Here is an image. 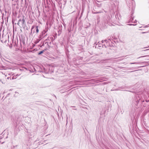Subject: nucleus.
I'll use <instances>...</instances> for the list:
<instances>
[{"instance_id":"1","label":"nucleus","mask_w":149,"mask_h":149,"mask_svg":"<svg viewBox=\"0 0 149 149\" xmlns=\"http://www.w3.org/2000/svg\"><path fill=\"white\" fill-rule=\"evenodd\" d=\"M22 20V24H24L25 23V20L24 19V16H23V18Z\"/></svg>"},{"instance_id":"2","label":"nucleus","mask_w":149,"mask_h":149,"mask_svg":"<svg viewBox=\"0 0 149 149\" xmlns=\"http://www.w3.org/2000/svg\"><path fill=\"white\" fill-rule=\"evenodd\" d=\"M36 32L37 33H38L39 32V30L38 29V26H36Z\"/></svg>"},{"instance_id":"3","label":"nucleus","mask_w":149,"mask_h":149,"mask_svg":"<svg viewBox=\"0 0 149 149\" xmlns=\"http://www.w3.org/2000/svg\"><path fill=\"white\" fill-rule=\"evenodd\" d=\"M21 21V19H19V20L18 23H17V24H18V25H19V24H20V22Z\"/></svg>"},{"instance_id":"4","label":"nucleus","mask_w":149,"mask_h":149,"mask_svg":"<svg viewBox=\"0 0 149 149\" xmlns=\"http://www.w3.org/2000/svg\"><path fill=\"white\" fill-rule=\"evenodd\" d=\"M44 51L43 50V51H41V52H40L39 53H38V54L39 55H40V54H41L43 52H44Z\"/></svg>"},{"instance_id":"5","label":"nucleus","mask_w":149,"mask_h":149,"mask_svg":"<svg viewBox=\"0 0 149 149\" xmlns=\"http://www.w3.org/2000/svg\"><path fill=\"white\" fill-rule=\"evenodd\" d=\"M34 26H33L32 27V29H33L34 28Z\"/></svg>"},{"instance_id":"6","label":"nucleus","mask_w":149,"mask_h":149,"mask_svg":"<svg viewBox=\"0 0 149 149\" xmlns=\"http://www.w3.org/2000/svg\"><path fill=\"white\" fill-rule=\"evenodd\" d=\"M145 56H141V57H139V58H141V57H145Z\"/></svg>"},{"instance_id":"7","label":"nucleus","mask_w":149,"mask_h":149,"mask_svg":"<svg viewBox=\"0 0 149 149\" xmlns=\"http://www.w3.org/2000/svg\"><path fill=\"white\" fill-rule=\"evenodd\" d=\"M15 78V77L14 76H13L12 77V79H14Z\"/></svg>"},{"instance_id":"8","label":"nucleus","mask_w":149,"mask_h":149,"mask_svg":"<svg viewBox=\"0 0 149 149\" xmlns=\"http://www.w3.org/2000/svg\"><path fill=\"white\" fill-rule=\"evenodd\" d=\"M149 49H147L146 50H148Z\"/></svg>"}]
</instances>
